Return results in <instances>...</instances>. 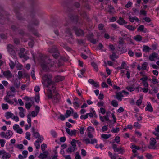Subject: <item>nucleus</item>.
<instances>
[{
    "instance_id": "nucleus-1",
    "label": "nucleus",
    "mask_w": 159,
    "mask_h": 159,
    "mask_svg": "<svg viewBox=\"0 0 159 159\" xmlns=\"http://www.w3.org/2000/svg\"><path fill=\"white\" fill-rule=\"evenodd\" d=\"M52 76L50 74H46L42 77L43 81L42 82L44 84L45 82H47V86L49 91L48 94V98L49 99H52L54 103H56L59 102L60 96L55 89V83L54 81H52Z\"/></svg>"
},
{
    "instance_id": "nucleus-2",
    "label": "nucleus",
    "mask_w": 159,
    "mask_h": 159,
    "mask_svg": "<svg viewBox=\"0 0 159 159\" xmlns=\"http://www.w3.org/2000/svg\"><path fill=\"white\" fill-rule=\"evenodd\" d=\"M41 66L43 70L45 72H46L50 70L52 67L54 69L56 68L55 65V62L48 57H44L41 58Z\"/></svg>"
},
{
    "instance_id": "nucleus-3",
    "label": "nucleus",
    "mask_w": 159,
    "mask_h": 159,
    "mask_svg": "<svg viewBox=\"0 0 159 159\" xmlns=\"http://www.w3.org/2000/svg\"><path fill=\"white\" fill-rule=\"evenodd\" d=\"M38 11V10L35 7H32L29 10L30 16L31 18V23L35 26L38 25L39 23V20L35 18L36 14Z\"/></svg>"
},
{
    "instance_id": "nucleus-4",
    "label": "nucleus",
    "mask_w": 159,
    "mask_h": 159,
    "mask_svg": "<svg viewBox=\"0 0 159 159\" xmlns=\"http://www.w3.org/2000/svg\"><path fill=\"white\" fill-rule=\"evenodd\" d=\"M112 146L114 151L115 152H118V154H123L125 152V150L123 147L117 148V145L113 144Z\"/></svg>"
},
{
    "instance_id": "nucleus-5",
    "label": "nucleus",
    "mask_w": 159,
    "mask_h": 159,
    "mask_svg": "<svg viewBox=\"0 0 159 159\" xmlns=\"http://www.w3.org/2000/svg\"><path fill=\"white\" fill-rule=\"evenodd\" d=\"M4 15H7L6 12L5 11L2 7L0 6V24H3L5 21V17L3 16Z\"/></svg>"
},
{
    "instance_id": "nucleus-6",
    "label": "nucleus",
    "mask_w": 159,
    "mask_h": 159,
    "mask_svg": "<svg viewBox=\"0 0 159 159\" xmlns=\"http://www.w3.org/2000/svg\"><path fill=\"white\" fill-rule=\"evenodd\" d=\"M73 30H74L75 34L77 36H84V32L82 30L78 29L76 27H73Z\"/></svg>"
},
{
    "instance_id": "nucleus-7",
    "label": "nucleus",
    "mask_w": 159,
    "mask_h": 159,
    "mask_svg": "<svg viewBox=\"0 0 159 159\" xmlns=\"http://www.w3.org/2000/svg\"><path fill=\"white\" fill-rule=\"evenodd\" d=\"M13 47L11 44H9L8 45L7 47V49L8 50V52L11 55L13 56L14 57H16V53L15 51L13 49Z\"/></svg>"
},
{
    "instance_id": "nucleus-8",
    "label": "nucleus",
    "mask_w": 159,
    "mask_h": 159,
    "mask_svg": "<svg viewBox=\"0 0 159 159\" xmlns=\"http://www.w3.org/2000/svg\"><path fill=\"white\" fill-rule=\"evenodd\" d=\"M25 50V49L24 48H20L18 55L20 58H23L26 60H27L29 58V57L25 54L24 52Z\"/></svg>"
},
{
    "instance_id": "nucleus-9",
    "label": "nucleus",
    "mask_w": 159,
    "mask_h": 159,
    "mask_svg": "<svg viewBox=\"0 0 159 159\" xmlns=\"http://www.w3.org/2000/svg\"><path fill=\"white\" fill-rule=\"evenodd\" d=\"M50 52L53 53L52 56L55 59H57L59 56L60 53L57 48H53L50 50Z\"/></svg>"
},
{
    "instance_id": "nucleus-10",
    "label": "nucleus",
    "mask_w": 159,
    "mask_h": 159,
    "mask_svg": "<svg viewBox=\"0 0 159 159\" xmlns=\"http://www.w3.org/2000/svg\"><path fill=\"white\" fill-rule=\"evenodd\" d=\"M15 12L16 13V16L17 19L20 21H23L25 18L21 16V14L19 10L17 9L16 8L14 9Z\"/></svg>"
},
{
    "instance_id": "nucleus-11",
    "label": "nucleus",
    "mask_w": 159,
    "mask_h": 159,
    "mask_svg": "<svg viewBox=\"0 0 159 159\" xmlns=\"http://www.w3.org/2000/svg\"><path fill=\"white\" fill-rule=\"evenodd\" d=\"M3 75L7 78H12V75L10 70H7L6 71H2Z\"/></svg>"
},
{
    "instance_id": "nucleus-12",
    "label": "nucleus",
    "mask_w": 159,
    "mask_h": 159,
    "mask_svg": "<svg viewBox=\"0 0 159 159\" xmlns=\"http://www.w3.org/2000/svg\"><path fill=\"white\" fill-rule=\"evenodd\" d=\"M27 27L29 30L32 32L34 35L36 36H38V33L37 32L36 30H35L33 27L29 24L28 25Z\"/></svg>"
},
{
    "instance_id": "nucleus-13",
    "label": "nucleus",
    "mask_w": 159,
    "mask_h": 159,
    "mask_svg": "<svg viewBox=\"0 0 159 159\" xmlns=\"http://www.w3.org/2000/svg\"><path fill=\"white\" fill-rule=\"evenodd\" d=\"M68 16L71 20L77 23L78 21L79 17L77 15L74 16L71 14H70L68 15Z\"/></svg>"
},
{
    "instance_id": "nucleus-14",
    "label": "nucleus",
    "mask_w": 159,
    "mask_h": 159,
    "mask_svg": "<svg viewBox=\"0 0 159 159\" xmlns=\"http://www.w3.org/2000/svg\"><path fill=\"white\" fill-rule=\"evenodd\" d=\"M116 22L120 25H123L127 23V22L121 17H119V20L116 21Z\"/></svg>"
},
{
    "instance_id": "nucleus-15",
    "label": "nucleus",
    "mask_w": 159,
    "mask_h": 159,
    "mask_svg": "<svg viewBox=\"0 0 159 159\" xmlns=\"http://www.w3.org/2000/svg\"><path fill=\"white\" fill-rule=\"evenodd\" d=\"M145 110L146 111H148L151 112L153 111V108L151 105L150 103L149 102H147V106L145 108Z\"/></svg>"
},
{
    "instance_id": "nucleus-16",
    "label": "nucleus",
    "mask_w": 159,
    "mask_h": 159,
    "mask_svg": "<svg viewBox=\"0 0 159 159\" xmlns=\"http://www.w3.org/2000/svg\"><path fill=\"white\" fill-rule=\"evenodd\" d=\"M118 51L119 52V53L120 54H122L123 53L126 52L127 51V50L125 48L123 47L122 48H121L119 45L118 46Z\"/></svg>"
},
{
    "instance_id": "nucleus-17",
    "label": "nucleus",
    "mask_w": 159,
    "mask_h": 159,
    "mask_svg": "<svg viewBox=\"0 0 159 159\" xmlns=\"http://www.w3.org/2000/svg\"><path fill=\"white\" fill-rule=\"evenodd\" d=\"M157 56L158 54L155 52H154L149 56V59L151 61H153L155 58H157Z\"/></svg>"
},
{
    "instance_id": "nucleus-18",
    "label": "nucleus",
    "mask_w": 159,
    "mask_h": 159,
    "mask_svg": "<svg viewBox=\"0 0 159 159\" xmlns=\"http://www.w3.org/2000/svg\"><path fill=\"white\" fill-rule=\"evenodd\" d=\"M13 133L11 130H7L6 133V135L5 138L7 139H8L11 137L13 135Z\"/></svg>"
},
{
    "instance_id": "nucleus-19",
    "label": "nucleus",
    "mask_w": 159,
    "mask_h": 159,
    "mask_svg": "<svg viewBox=\"0 0 159 159\" xmlns=\"http://www.w3.org/2000/svg\"><path fill=\"white\" fill-rule=\"evenodd\" d=\"M122 97H123V95L122 94V92H119L117 93L116 94V98L119 101H122Z\"/></svg>"
},
{
    "instance_id": "nucleus-20",
    "label": "nucleus",
    "mask_w": 159,
    "mask_h": 159,
    "mask_svg": "<svg viewBox=\"0 0 159 159\" xmlns=\"http://www.w3.org/2000/svg\"><path fill=\"white\" fill-rule=\"evenodd\" d=\"M112 53V54L110 56V58L112 61H115V60L114 58H118V57L116 55V53L115 52H113Z\"/></svg>"
},
{
    "instance_id": "nucleus-21",
    "label": "nucleus",
    "mask_w": 159,
    "mask_h": 159,
    "mask_svg": "<svg viewBox=\"0 0 159 159\" xmlns=\"http://www.w3.org/2000/svg\"><path fill=\"white\" fill-rule=\"evenodd\" d=\"M13 115H14L13 113L10 112H7L6 113L5 116L6 118L8 119L10 118H12Z\"/></svg>"
},
{
    "instance_id": "nucleus-22",
    "label": "nucleus",
    "mask_w": 159,
    "mask_h": 159,
    "mask_svg": "<svg viewBox=\"0 0 159 159\" xmlns=\"http://www.w3.org/2000/svg\"><path fill=\"white\" fill-rule=\"evenodd\" d=\"M64 77L60 75H57L55 77V80L57 82L62 81L64 80Z\"/></svg>"
},
{
    "instance_id": "nucleus-23",
    "label": "nucleus",
    "mask_w": 159,
    "mask_h": 159,
    "mask_svg": "<svg viewBox=\"0 0 159 159\" xmlns=\"http://www.w3.org/2000/svg\"><path fill=\"white\" fill-rule=\"evenodd\" d=\"M11 155L10 154L7 153L6 152L5 154L2 155V158L3 159H9L11 157Z\"/></svg>"
},
{
    "instance_id": "nucleus-24",
    "label": "nucleus",
    "mask_w": 159,
    "mask_h": 159,
    "mask_svg": "<svg viewBox=\"0 0 159 159\" xmlns=\"http://www.w3.org/2000/svg\"><path fill=\"white\" fill-rule=\"evenodd\" d=\"M134 39L137 41L140 42L142 39V37L140 35H137L134 37Z\"/></svg>"
},
{
    "instance_id": "nucleus-25",
    "label": "nucleus",
    "mask_w": 159,
    "mask_h": 159,
    "mask_svg": "<svg viewBox=\"0 0 159 159\" xmlns=\"http://www.w3.org/2000/svg\"><path fill=\"white\" fill-rule=\"evenodd\" d=\"M138 30L141 32L143 31L145 33L146 32V29L145 30H144V25H141L138 28Z\"/></svg>"
},
{
    "instance_id": "nucleus-26",
    "label": "nucleus",
    "mask_w": 159,
    "mask_h": 159,
    "mask_svg": "<svg viewBox=\"0 0 159 159\" xmlns=\"http://www.w3.org/2000/svg\"><path fill=\"white\" fill-rule=\"evenodd\" d=\"M148 148L150 149H152L154 150H157L158 149L157 146L155 145V144H154V145L150 144L148 146Z\"/></svg>"
},
{
    "instance_id": "nucleus-27",
    "label": "nucleus",
    "mask_w": 159,
    "mask_h": 159,
    "mask_svg": "<svg viewBox=\"0 0 159 159\" xmlns=\"http://www.w3.org/2000/svg\"><path fill=\"white\" fill-rule=\"evenodd\" d=\"M125 26L129 30H130L132 31H134L135 29V27L133 26L130 25H125Z\"/></svg>"
},
{
    "instance_id": "nucleus-28",
    "label": "nucleus",
    "mask_w": 159,
    "mask_h": 159,
    "mask_svg": "<svg viewBox=\"0 0 159 159\" xmlns=\"http://www.w3.org/2000/svg\"><path fill=\"white\" fill-rule=\"evenodd\" d=\"M156 143V141L155 139L153 138H151L149 141L150 144L154 145V144H155Z\"/></svg>"
},
{
    "instance_id": "nucleus-29",
    "label": "nucleus",
    "mask_w": 159,
    "mask_h": 159,
    "mask_svg": "<svg viewBox=\"0 0 159 159\" xmlns=\"http://www.w3.org/2000/svg\"><path fill=\"white\" fill-rule=\"evenodd\" d=\"M75 150V147L70 146L68 148L67 152L68 153H71L72 152H74Z\"/></svg>"
},
{
    "instance_id": "nucleus-30",
    "label": "nucleus",
    "mask_w": 159,
    "mask_h": 159,
    "mask_svg": "<svg viewBox=\"0 0 159 159\" xmlns=\"http://www.w3.org/2000/svg\"><path fill=\"white\" fill-rule=\"evenodd\" d=\"M47 154L41 153L40 154L39 156L38 157L39 158H41L42 159H44L47 158Z\"/></svg>"
},
{
    "instance_id": "nucleus-31",
    "label": "nucleus",
    "mask_w": 159,
    "mask_h": 159,
    "mask_svg": "<svg viewBox=\"0 0 159 159\" xmlns=\"http://www.w3.org/2000/svg\"><path fill=\"white\" fill-rule=\"evenodd\" d=\"M148 66V64L147 62H144L142 64L141 67L142 70H145L146 69L147 66Z\"/></svg>"
},
{
    "instance_id": "nucleus-32",
    "label": "nucleus",
    "mask_w": 159,
    "mask_h": 159,
    "mask_svg": "<svg viewBox=\"0 0 159 159\" xmlns=\"http://www.w3.org/2000/svg\"><path fill=\"white\" fill-rule=\"evenodd\" d=\"M91 65L96 71H98V68L97 64L95 62H93L91 63Z\"/></svg>"
},
{
    "instance_id": "nucleus-33",
    "label": "nucleus",
    "mask_w": 159,
    "mask_h": 159,
    "mask_svg": "<svg viewBox=\"0 0 159 159\" xmlns=\"http://www.w3.org/2000/svg\"><path fill=\"white\" fill-rule=\"evenodd\" d=\"M111 136V135L109 134H103L101 135V137L105 139H107L109 138Z\"/></svg>"
},
{
    "instance_id": "nucleus-34",
    "label": "nucleus",
    "mask_w": 159,
    "mask_h": 159,
    "mask_svg": "<svg viewBox=\"0 0 159 159\" xmlns=\"http://www.w3.org/2000/svg\"><path fill=\"white\" fill-rule=\"evenodd\" d=\"M150 49H151V48L148 46L146 45L143 46V50L145 52H148L149 51Z\"/></svg>"
},
{
    "instance_id": "nucleus-35",
    "label": "nucleus",
    "mask_w": 159,
    "mask_h": 159,
    "mask_svg": "<svg viewBox=\"0 0 159 159\" xmlns=\"http://www.w3.org/2000/svg\"><path fill=\"white\" fill-rule=\"evenodd\" d=\"M111 104L113 106L115 107H117L118 105L117 102L115 100L111 101Z\"/></svg>"
},
{
    "instance_id": "nucleus-36",
    "label": "nucleus",
    "mask_w": 159,
    "mask_h": 159,
    "mask_svg": "<svg viewBox=\"0 0 159 159\" xmlns=\"http://www.w3.org/2000/svg\"><path fill=\"white\" fill-rule=\"evenodd\" d=\"M2 109L4 110H6L8 109V106L7 104L2 103Z\"/></svg>"
},
{
    "instance_id": "nucleus-37",
    "label": "nucleus",
    "mask_w": 159,
    "mask_h": 159,
    "mask_svg": "<svg viewBox=\"0 0 159 159\" xmlns=\"http://www.w3.org/2000/svg\"><path fill=\"white\" fill-rule=\"evenodd\" d=\"M10 63H9V66H10L11 69H13L15 67V64L12 61L10 60Z\"/></svg>"
},
{
    "instance_id": "nucleus-38",
    "label": "nucleus",
    "mask_w": 159,
    "mask_h": 159,
    "mask_svg": "<svg viewBox=\"0 0 159 159\" xmlns=\"http://www.w3.org/2000/svg\"><path fill=\"white\" fill-rule=\"evenodd\" d=\"M134 126L138 129H139L141 127V125L140 124H139L138 122H136L134 123Z\"/></svg>"
},
{
    "instance_id": "nucleus-39",
    "label": "nucleus",
    "mask_w": 159,
    "mask_h": 159,
    "mask_svg": "<svg viewBox=\"0 0 159 159\" xmlns=\"http://www.w3.org/2000/svg\"><path fill=\"white\" fill-rule=\"evenodd\" d=\"M71 111L70 110H67L66 112L65 116L66 118H68L71 115Z\"/></svg>"
},
{
    "instance_id": "nucleus-40",
    "label": "nucleus",
    "mask_w": 159,
    "mask_h": 159,
    "mask_svg": "<svg viewBox=\"0 0 159 159\" xmlns=\"http://www.w3.org/2000/svg\"><path fill=\"white\" fill-rule=\"evenodd\" d=\"M38 139L35 142L36 143H41L42 141L43 140L44 138L42 136H39L38 138Z\"/></svg>"
},
{
    "instance_id": "nucleus-41",
    "label": "nucleus",
    "mask_w": 159,
    "mask_h": 159,
    "mask_svg": "<svg viewBox=\"0 0 159 159\" xmlns=\"http://www.w3.org/2000/svg\"><path fill=\"white\" fill-rule=\"evenodd\" d=\"M141 98H143V97H141L140 98L137 100L136 102V104L137 105L139 106L141 105L142 102V100L141 99Z\"/></svg>"
},
{
    "instance_id": "nucleus-42",
    "label": "nucleus",
    "mask_w": 159,
    "mask_h": 159,
    "mask_svg": "<svg viewBox=\"0 0 159 159\" xmlns=\"http://www.w3.org/2000/svg\"><path fill=\"white\" fill-rule=\"evenodd\" d=\"M119 39L118 42L119 44L120 45H122L124 43V39L122 37L119 38Z\"/></svg>"
},
{
    "instance_id": "nucleus-43",
    "label": "nucleus",
    "mask_w": 159,
    "mask_h": 159,
    "mask_svg": "<svg viewBox=\"0 0 159 159\" xmlns=\"http://www.w3.org/2000/svg\"><path fill=\"white\" fill-rule=\"evenodd\" d=\"M25 106L26 109L29 110L30 108L32 105L30 102L27 103L25 104Z\"/></svg>"
},
{
    "instance_id": "nucleus-44",
    "label": "nucleus",
    "mask_w": 159,
    "mask_h": 159,
    "mask_svg": "<svg viewBox=\"0 0 159 159\" xmlns=\"http://www.w3.org/2000/svg\"><path fill=\"white\" fill-rule=\"evenodd\" d=\"M31 116V114L30 113H29L27 115V122L28 124H30V123H31V120L30 118V116Z\"/></svg>"
},
{
    "instance_id": "nucleus-45",
    "label": "nucleus",
    "mask_w": 159,
    "mask_h": 159,
    "mask_svg": "<svg viewBox=\"0 0 159 159\" xmlns=\"http://www.w3.org/2000/svg\"><path fill=\"white\" fill-rule=\"evenodd\" d=\"M77 131V130H71L70 132V134H69L70 136H72L73 135L75 136L76 133Z\"/></svg>"
},
{
    "instance_id": "nucleus-46",
    "label": "nucleus",
    "mask_w": 159,
    "mask_h": 159,
    "mask_svg": "<svg viewBox=\"0 0 159 159\" xmlns=\"http://www.w3.org/2000/svg\"><path fill=\"white\" fill-rule=\"evenodd\" d=\"M34 99L36 102L38 103L40 100V97L39 95L38 94L36 95L34 98Z\"/></svg>"
},
{
    "instance_id": "nucleus-47",
    "label": "nucleus",
    "mask_w": 159,
    "mask_h": 159,
    "mask_svg": "<svg viewBox=\"0 0 159 159\" xmlns=\"http://www.w3.org/2000/svg\"><path fill=\"white\" fill-rule=\"evenodd\" d=\"M76 140L74 139H73L72 141L71 142V144L72 146L75 147L76 146Z\"/></svg>"
},
{
    "instance_id": "nucleus-48",
    "label": "nucleus",
    "mask_w": 159,
    "mask_h": 159,
    "mask_svg": "<svg viewBox=\"0 0 159 159\" xmlns=\"http://www.w3.org/2000/svg\"><path fill=\"white\" fill-rule=\"evenodd\" d=\"M18 78L19 79H20L23 76V74L22 71H19L18 72Z\"/></svg>"
},
{
    "instance_id": "nucleus-49",
    "label": "nucleus",
    "mask_w": 159,
    "mask_h": 159,
    "mask_svg": "<svg viewBox=\"0 0 159 159\" xmlns=\"http://www.w3.org/2000/svg\"><path fill=\"white\" fill-rule=\"evenodd\" d=\"M144 77H143L140 79V80L142 81V83L147 82V80L148 79V77L145 75H144Z\"/></svg>"
},
{
    "instance_id": "nucleus-50",
    "label": "nucleus",
    "mask_w": 159,
    "mask_h": 159,
    "mask_svg": "<svg viewBox=\"0 0 159 159\" xmlns=\"http://www.w3.org/2000/svg\"><path fill=\"white\" fill-rule=\"evenodd\" d=\"M145 156L148 159H152L153 158V156L150 153H147Z\"/></svg>"
},
{
    "instance_id": "nucleus-51",
    "label": "nucleus",
    "mask_w": 159,
    "mask_h": 159,
    "mask_svg": "<svg viewBox=\"0 0 159 159\" xmlns=\"http://www.w3.org/2000/svg\"><path fill=\"white\" fill-rule=\"evenodd\" d=\"M5 141L4 139H0V144L1 145V146L2 147H3L4 146L5 144Z\"/></svg>"
},
{
    "instance_id": "nucleus-52",
    "label": "nucleus",
    "mask_w": 159,
    "mask_h": 159,
    "mask_svg": "<svg viewBox=\"0 0 159 159\" xmlns=\"http://www.w3.org/2000/svg\"><path fill=\"white\" fill-rule=\"evenodd\" d=\"M51 134L52 136L54 138H56L57 136V134L55 131L52 130L51 131Z\"/></svg>"
},
{
    "instance_id": "nucleus-53",
    "label": "nucleus",
    "mask_w": 159,
    "mask_h": 159,
    "mask_svg": "<svg viewBox=\"0 0 159 159\" xmlns=\"http://www.w3.org/2000/svg\"><path fill=\"white\" fill-rule=\"evenodd\" d=\"M126 89L127 90L130 92L133 91L135 90V88L132 87L127 86L126 87Z\"/></svg>"
},
{
    "instance_id": "nucleus-54",
    "label": "nucleus",
    "mask_w": 159,
    "mask_h": 159,
    "mask_svg": "<svg viewBox=\"0 0 159 159\" xmlns=\"http://www.w3.org/2000/svg\"><path fill=\"white\" fill-rule=\"evenodd\" d=\"M120 129L118 127H116V128H113L111 130V132L113 133H117L119 131Z\"/></svg>"
},
{
    "instance_id": "nucleus-55",
    "label": "nucleus",
    "mask_w": 159,
    "mask_h": 159,
    "mask_svg": "<svg viewBox=\"0 0 159 159\" xmlns=\"http://www.w3.org/2000/svg\"><path fill=\"white\" fill-rule=\"evenodd\" d=\"M31 75L32 78L34 80H35L36 79V78L35 76V71L34 70H32L31 71Z\"/></svg>"
},
{
    "instance_id": "nucleus-56",
    "label": "nucleus",
    "mask_w": 159,
    "mask_h": 159,
    "mask_svg": "<svg viewBox=\"0 0 159 159\" xmlns=\"http://www.w3.org/2000/svg\"><path fill=\"white\" fill-rule=\"evenodd\" d=\"M75 159H81L80 156L78 152H76L75 153Z\"/></svg>"
},
{
    "instance_id": "nucleus-57",
    "label": "nucleus",
    "mask_w": 159,
    "mask_h": 159,
    "mask_svg": "<svg viewBox=\"0 0 159 159\" xmlns=\"http://www.w3.org/2000/svg\"><path fill=\"white\" fill-rule=\"evenodd\" d=\"M14 43L17 45L19 44L20 42L19 39L17 38H15L14 39Z\"/></svg>"
},
{
    "instance_id": "nucleus-58",
    "label": "nucleus",
    "mask_w": 159,
    "mask_h": 159,
    "mask_svg": "<svg viewBox=\"0 0 159 159\" xmlns=\"http://www.w3.org/2000/svg\"><path fill=\"white\" fill-rule=\"evenodd\" d=\"M152 82L154 84L158 83V82L157 81V79L155 77L153 76L152 79Z\"/></svg>"
},
{
    "instance_id": "nucleus-59",
    "label": "nucleus",
    "mask_w": 159,
    "mask_h": 159,
    "mask_svg": "<svg viewBox=\"0 0 159 159\" xmlns=\"http://www.w3.org/2000/svg\"><path fill=\"white\" fill-rule=\"evenodd\" d=\"M47 145L43 143L41 145V150L42 151H44L45 150L46 148L47 147Z\"/></svg>"
},
{
    "instance_id": "nucleus-60",
    "label": "nucleus",
    "mask_w": 159,
    "mask_h": 159,
    "mask_svg": "<svg viewBox=\"0 0 159 159\" xmlns=\"http://www.w3.org/2000/svg\"><path fill=\"white\" fill-rule=\"evenodd\" d=\"M65 32L67 33L70 36L72 35V33L71 32L70 29L69 28H67L65 31Z\"/></svg>"
},
{
    "instance_id": "nucleus-61",
    "label": "nucleus",
    "mask_w": 159,
    "mask_h": 159,
    "mask_svg": "<svg viewBox=\"0 0 159 159\" xmlns=\"http://www.w3.org/2000/svg\"><path fill=\"white\" fill-rule=\"evenodd\" d=\"M26 136L25 137L28 140H30V133L29 132H27L26 133Z\"/></svg>"
},
{
    "instance_id": "nucleus-62",
    "label": "nucleus",
    "mask_w": 159,
    "mask_h": 159,
    "mask_svg": "<svg viewBox=\"0 0 159 159\" xmlns=\"http://www.w3.org/2000/svg\"><path fill=\"white\" fill-rule=\"evenodd\" d=\"M73 104L75 108H77L80 106V105L78 103L76 102H74L73 103Z\"/></svg>"
},
{
    "instance_id": "nucleus-63",
    "label": "nucleus",
    "mask_w": 159,
    "mask_h": 159,
    "mask_svg": "<svg viewBox=\"0 0 159 159\" xmlns=\"http://www.w3.org/2000/svg\"><path fill=\"white\" fill-rule=\"evenodd\" d=\"M33 136L35 138L37 139L40 136L38 132H35L33 133Z\"/></svg>"
},
{
    "instance_id": "nucleus-64",
    "label": "nucleus",
    "mask_w": 159,
    "mask_h": 159,
    "mask_svg": "<svg viewBox=\"0 0 159 159\" xmlns=\"http://www.w3.org/2000/svg\"><path fill=\"white\" fill-rule=\"evenodd\" d=\"M38 113H37L36 111H33L31 113V116H32L33 117H35L38 114Z\"/></svg>"
}]
</instances>
